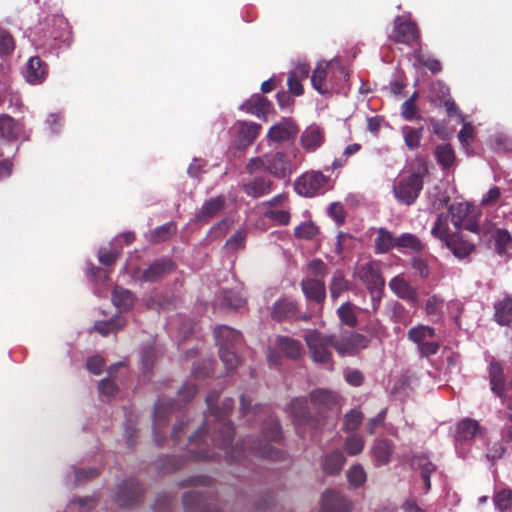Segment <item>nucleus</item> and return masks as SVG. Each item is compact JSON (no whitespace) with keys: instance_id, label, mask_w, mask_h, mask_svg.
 <instances>
[{"instance_id":"35","label":"nucleus","mask_w":512,"mask_h":512,"mask_svg":"<svg viewBox=\"0 0 512 512\" xmlns=\"http://www.w3.org/2000/svg\"><path fill=\"white\" fill-rule=\"evenodd\" d=\"M323 133L316 127L307 128L301 135V145L308 151L313 152L323 143Z\"/></svg>"},{"instance_id":"8","label":"nucleus","mask_w":512,"mask_h":512,"mask_svg":"<svg viewBox=\"0 0 512 512\" xmlns=\"http://www.w3.org/2000/svg\"><path fill=\"white\" fill-rule=\"evenodd\" d=\"M177 404L165 397L159 398L154 406L153 435L158 446L164 444L163 430L166 428L169 416L175 412Z\"/></svg>"},{"instance_id":"51","label":"nucleus","mask_w":512,"mask_h":512,"mask_svg":"<svg viewBox=\"0 0 512 512\" xmlns=\"http://www.w3.org/2000/svg\"><path fill=\"white\" fill-rule=\"evenodd\" d=\"M495 249L499 255H504L512 241L510 233L506 229H497L494 234Z\"/></svg>"},{"instance_id":"16","label":"nucleus","mask_w":512,"mask_h":512,"mask_svg":"<svg viewBox=\"0 0 512 512\" xmlns=\"http://www.w3.org/2000/svg\"><path fill=\"white\" fill-rule=\"evenodd\" d=\"M289 412L297 426L310 425L316 428L319 425V419L311 414L305 397L292 399L289 405Z\"/></svg>"},{"instance_id":"18","label":"nucleus","mask_w":512,"mask_h":512,"mask_svg":"<svg viewBox=\"0 0 512 512\" xmlns=\"http://www.w3.org/2000/svg\"><path fill=\"white\" fill-rule=\"evenodd\" d=\"M352 503L340 492L327 490L322 494L319 512H350Z\"/></svg>"},{"instance_id":"48","label":"nucleus","mask_w":512,"mask_h":512,"mask_svg":"<svg viewBox=\"0 0 512 512\" xmlns=\"http://www.w3.org/2000/svg\"><path fill=\"white\" fill-rule=\"evenodd\" d=\"M235 349L226 346L219 347V357L228 370L235 369L239 364V357Z\"/></svg>"},{"instance_id":"60","label":"nucleus","mask_w":512,"mask_h":512,"mask_svg":"<svg viewBox=\"0 0 512 512\" xmlns=\"http://www.w3.org/2000/svg\"><path fill=\"white\" fill-rule=\"evenodd\" d=\"M15 42L12 35L0 27V54H9L14 50Z\"/></svg>"},{"instance_id":"14","label":"nucleus","mask_w":512,"mask_h":512,"mask_svg":"<svg viewBox=\"0 0 512 512\" xmlns=\"http://www.w3.org/2000/svg\"><path fill=\"white\" fill-rule=\"evenodd\" d=\"M214 495L193 490L186 492L182 497L185 512H220L212 509Z\"/></svg>"},{"instance_id":"1","label":"nucleus","mask_w":512,"mask_h":512,"mask_svg":"<svg viewBox=\"0 0 512 512\" xmlns=\"http://www.w3.org/2000/svg\"><path fill=\"white\" fill-rule=\"evenodd\" d=\"M219 392L211 391L206 396V404L209 415L213 417L212 427L206 429L200 427L189 437L187 451L178 456H162L156 462V469L160 473H171L181 469L188 459L214 460L221 456L223 451L228 463H240L248 467L249 457L255 456L267 460H279L283 458V451L274 447L273 443H279L282 439L281 427L277 419L269 416L262 424L261 439L247 438L231 448L234 436V426L228 416L232 412L234 401L227 398L218 406Z\"/></svg>"},{"instance_id":"32","label":"nucleus","mask_w":512,"mask_h":512,"mask_svg":"<svg viewBox=\"0 0 512 512\" xmlns=\"http://www.w3.org/2000/svg\"><path fill=\"white\" fill-rule=\"evenodd\" d=\"M394 452V445L388 439L377 440L372 447V456L378 465H386Z\"/></svg>"},{"instance_id":"37","label":"nucleus","mask_w":512,"mask_h":512,"mask_svg":"<svg viewBox=\"0 0 512 512\" xmlns=\"http://www.w3.org/2000/svg\"><path fill=\"white\" fill-rule=\"evenodd\" d=\"M436 331L433 327L428 325H417L409 329L407 333L408 339L417 345V348L423 342H427L434 338Z\"/></svg>"},{"instance_id":"53","label":"nucleus","mask_w":512,"mask_h":512,"mask_svg":"<svg viewBox=\"0 0 512 512\" xmlns=\"http://www.w3.org/2000/svg\"><path fill=\"white\" fill-rule=\"evenodd\" d=\"M344 448L348 455H358L364 449V440L360 435L352 434L349 437H347L344 443Z\"/></svg>"},{"instance_id":"58","label":"nucleus","mask_w":512,"mask_h":512,"mask_svg":"<svg viewBox=\"0 0 512 512\" xmlns=\"http://www.w3.org/2000/svg\"><path fill=\"white\" fill-rule=\"evenodd\" d=\"M413 465L420 470L421 476L432 475L436 471V465L425 456H415Z\"/></svg>"},{"instance_id":"50","label":"nucleus","mask_w":512,"mask_h":512,"mask_svg":"<svg viewBox=\"0 0 512 512\" xmlns=\"http://www.w3.org/2000/svg\"><path fill=\"white\" fill-rule=\"evenodd\" d=\"M469 206L467 204L459 203L449 207V215L451 214V221L456 229H460L462 221L469 216Z\"/></svg>"},{"instance_id":"27","label":"nucleus","mask_w":512,"mask_h":512,"mask_svg":"<svg viewBox=\"0 0 512 512\" xmlns=\"http://www.w3.org/2000/svg\"><path fill=\"white\" fill-rule=\"evenodd\" d=\"M273 188V182L265 176L254 177L243 184L242 189L245 194L252 198H260L268 195Z\"/></svg>"},{"instance_id":"2","label":"nucleus","mask_w":512,"mask_h":512,"mask_svg":"<svg viewBox=\"0 0 512 512\" xmlns=\"http://www.w3.org/2000/svg\"><path fill=\"white\" fill-rule=\"evenodd\" d=\"M349 77L345 67L338 59L320 61L312 72V87L321 95L338 93Z\"/></svg>"},{"instance_id":"30","label":"nucleus","mask_w":512,"mask_h":512,"mask_svg":"<svg viewBox=\"0 0 512 512\" xmlns=\"http://www.w3.org/2000/svg\"><path fill=\"white\" fill-rule=\"evenodd\" d=\"M445 245L452 251L453 255L457 258H466L474 251V245L466 240L458 233H453Z\"/></svg>"},{"instance_id":"5","label":"nucleus","mask_w":512,"mask_h":512,"mask_svg":"<svg viewBox=\"0 0 512 512\" xmlns=\"http://www.w3.org/2000/svg\"><path fill=\"white\" fill-rule=\"evenodd\" d=\"M304 340L314 362L327 364L332 362L331 348L334 349V335H326L318 330H310Z\"/></svg>"},{"instance_id":"28","label":"nucleus","mask_w":512,"mask_h":512,"mask_svg":"<svg viewBox=\"0 0 512 512\" xmlns=\"http://www.w3.org/2000/svg\"><path fill=\"white\" fill-rule=\"evenodd\" d=\"M214 337L218 347L226 346L236 348L242 342L241 333L226 325L217 327L214 330Z\"/></svg>"},{"instance_id":"29","label":"nucleus","mask_w":512,"mask_h":512,"mask_svg":"<svg viewBox=\"0 0 512 512\" xmlns=\"http://www.w3.org/2000/svg\"><path fill=\"white\" fill-rule=\"evenodd\" d=\"M274 343L275 349L289 359L296 360L301 356L302 345L296 339L288 336H277Z\"/></svg>"},{"instance_id":"43","label":"nucleus","mask_w":512,"mask_h":512,"mask_svg":"<svg viewBox=\"0 0 512 512\" xmlns=\"http://www.w3.org/2000/svg\"><path fill=\"white\" fill-rule=\"evenodd\" d=\"M437 162L444 168H450L455 161V154L450 144L439 145L435 149Z\"/></svg>"},{"instance_id":"12","label":"nucleus","mask_w":512,"mask_h":512,"mask_svg":"<svg viewBox=\"0 0 512 512\" xmlns=\"http://www.w3.org/2000/svg\"><path fill=\"white\" fill-rule=\"evenodd\" d=\"M359 278L366 284L372 297L381 298L385 286V280L381 274L379 265L376 262L364 264L359 269Z\"/></svg>"},{"instance_id":"33","label":"nucleus","mask_w":512,"mask_h":512,"mask_svg":"<svg viewBox=\"0 0 512 512\" xmlns=\"http://www.w3.org/2000/svg\"><path fill=\"white\" fill-rule=\"evenodd\" d=\"M394 247H397V238L386 228H379L377 237L375 238L376 253L385 254L390 252Z\"/></svg>"},{"instance_id":"61","label":"nucleus","mask_w":512,"mask_h":512,"mask_svg":"<svg viewBox=\"0 0 512 512\" xmlns=\"http://www.w3.org/2000/svg\"><path fill=\"white\" fill-rule=\"evenodd\" d=\"M418 111L419 109L415 103L404 101L401 105V116L407 121L422 120Z\"/></svg>"},{"instance_id":"41","label":"nucleus","mask_w":512,"mask_h":512,"mask_svg":"<svg viewBox=\"0 0 512 512\" xmlns=\"http://www.w3.org/2000/svg\"><path fill=\"white\" fill-rule=\"evenodd\" d=\"M449 219V214H439L431 230L432 235L443 242L452 236V234L449 233Z\"/></svg>"},{"instance_id":"64","label":"nucleus","mask_w":512,"mask_h":512,"mask_svg":"<svg viewBox=\"0 0 512 512\" xmlns=\"http://www.w3.org/2000/svg\"><path fill=\"white\" fill-rule=\"evenodd\" d=\"M273 506L274 496L271 493H268L256 501L254 512H271Z\"/></svg>"},{"instance_id":"55","label":"nucleus","mask_w":512,"mask_h":512,"mask_svg":"<svg viewBox=\"0 0 512 512\" xmlns=\"http://www.w3.org/2000/svg\"><path fill=\"white\" fill-rule=\"evenodd\" d=\"M98 390L101 399L104 400L105 398L107 401H109L118 393L119 389L113 380L109 378H104L99 382Z\"/></svg>"},{"instance_id":"4","label":"nucleus","mask_w":512,"mask_h":512,"mask_svg":"<svg viewBox=\"0 0 512 512\" xmlns=\"http://www.w3.org/2000/svg\"><path fill=\"white\" fill-rule=\"evenodd\" d=\"M304 271L307 276L301 280L300 287L305 299L322 305L326 299V263L319 258L313 259L306 264Z\"/></svg>"},{"instance_id":"36","label":"nucleus","mask_w":512,"mask_h":512,"mask_svg":"<svg viewBox=\"0 0 512 512\" xmlns=\"http://www.w3.org/2000/svg\"><path fill=\"white\" fill-rule=\"evenodd\" d=\"M135 301L134 294L123 287L116 286L112 291V302L119 311L129 310Z\"/></svg>"},{"instance_id":"22","label":"nucleus","mask_w":512,"mask_h":512,"mask_svg":"<svg viewBox=\"0 0 512 512\" xmlns=\"http://www.w3.org/2000/svg\"><path fill=\"white\" fill-rule=\"evenodd\" d=\"M266 172L276 178H285L291 174L290 161L283 152L266 154Z\"/></svg>"},{"instance_id":"24","label":"nucleus","mask_w":512,"mask_h":512,"mask_svg":"<svg viewBox=\"0 0 512 512\" xmlns=\"http://www.w3.org/2000/svg\"><path fill=\"white\" fill-rule=\"evenodd\" d=\"M225 203V198L222 195L206 200L195 215V221L202 224L208 223L224 209Z\"/></svg>"},{"instance_id":"13","label":"nucleus","mask_w":512,"mask_h":512,"mask_svg":"<svg viewBox=\"0 0 512 512\" xmlns=\"http://www.w3.org/2000/svg\"><path fill=\"white\" fill-rule=\"evenodd\" d=\"M369 343V338L360 333H350L341 339L334 336V349L342 357L356 355L360 350L367 348Z\"/></svg>"},{"instance_id":"26","label":"nucleus","mask_w":512,"mask_h":512,"mask_svg":"<svg viewBox=\"0 0 512 512\" xmlns=\"http://www.w3.org/2000/svg\"><path fill=\"white\" fill-rule=\"evenodd\" d=\"M48 74V66L38 56L31 57L26 63L24 77L30 84L42 83Z\"/></svg>"},{"instance_id":"62","label":"nucleus","mask_w":512,"mask_h":512,"mask_svg":"<svg viewBox=\"0 0 512 512\" xmlns=\"http://www.w3.org/2000/svg\"><path fill=\"white\" fill-rule=\"evenodd\" d=\"M75 483L77 485L83 484L84 482L93 479L99 475V471L96 468H79L75 469Z\"/></svg>"},{"instance_id":"3","label":"nucleus","mask_w":512,"mask_h":512,"mask_svg":"<svg viewBox=\"0 0 512 512\" xmlns=\"http://www.w3.org/2000/svg\"><path fill=\"white\" fill-rule=\"evenodd\" d=\"M428 172L426 162L419 160L416 170L396 178L392 189L395 199L407 206L414 204L423 189L424 177Z\"/></svg>"},{"instance_id":"31","label":"nucleus","mask_w":512,"mask_h":512,"mask_svg":"<svg viewBox=\"0 0 512 512\" xmlns=\"http://www.w3.org/2000/svg\"><path fill=\"white\" fill-rule=\"evenodd\" d=\"M345 462L346 458L343 452L340 450H334L323 457L322 468L326 474L336 475L341 471Z\"/></svg>"},{"instance_id":"21","label":"nucleus","mask_w":512,"mask_h":512,"mask_svg":"<svg viewBox=\"0 0 512 512\" xmlns=\"http://www.w3.org/2000/svg\"><path fill=\"white\" fill-rule=\"evenodd\" d=\"M389 288L393 293L416 307L419 303L417 290L410 285V283L401 275L393 277L389 281Z\"/></svg>"},{"instance_id":"44","label":"nucleus","mask_w":512,"mask_h":512,"mask_svg":"<svg viewBox=\"0 0 512 512\" xmlns=\"http://www.w3.org/2000/svg\"><path fill=\"white\" fill-rule=\"evenodd\" d=\"M443 299L437 295L430 296L425 303V313L433 321H439L442 317Z\"/></svg>"},{"instance_id":"10","label":"nucleus","mask_w":512,"mask_h":512,"mask_svg":"<svg viewBox=\"0 0 512 512\" xmlns=\"http://www.w3.org/2000/svg\"><path fill=\"white\" fill-rule=\"evenodd\" d=\"M329 177L320 171H307L299 176L294 183L297 194L304 197L317 195L328 183Z\"/></svg>"},{"instance_id":"6","label":"nucleus","mask_w":512,"mask_h":512,"mask_svg":"<svg viewBox=\"0 0 512 512\" xmlns=\"http://www.w3.org/2000/svg\"><path fill=\"white\" fill-rule=\"evenodd\" d=\"M389 39L398 44L415 47L420 44V31L417 24L411 20V15H398L393 20V30Z\"/></svg>"},{"instance_id":"9","label":"nucleus","mask_w":512,"mask_h":512,"mask_svg":"<svg viewBox=\"0 0 512 512\" xmlns=\"http://www.w3.org/2000/svg\"><path fill=\"white\" fill-rule=\"evenodd\" d=\"M32 131L24 122L16 120L8 114H0V140L5 143L30 140Z\"/></svg>"},{"instance_id":"56","label":"nucleus","mask_w":512,"mask_h":512,"mask_svg":"<svg viewBox=\"0 0 512 512\" xmlns=\"http://www.w3.org/2000/svg\"><path fill=\"white\" fill-rule=\"evenodd\" d=\"M213 479L208 476L196 475L188 477L179 483V487H210Z\"/></svg>"},{"instance_id":"38","label":"nucleus","mask_w":512,"mask_h":512,"mask_svg":"<svg viewBox=\"0 0 512 512\" xmlns=\"http://www.w3.org/2000/svg\"><path fill=\"white\" fill-rule=\"evenodd\" d=\"M478 431V422L476 420L466 418L458 423L455 438L457 441H467L474 438Z\"/></svg>"},{"instance_id":"59","label":"nucleus","mask_w":512,"mask_h":512,"mask_svg":"<svg viewBox=\"0 0 512 512\" xmlns=\"http://www.w3.org/2000/svg\"><path fill=\"white\" fill-rule=\"evenodd\" d=\"M120 255L117 249L100 248L98 251V259L104 266H112Z\"/></svg>"},{"instance_id":"45","label":"nucleus","mask_w":512,"mask_h":512,"mask_svg":"<svg viewBox=\"0 0 512 512\" xmlns=\"http://www.w3.org/2000/svg\"><path fill=\"white\" fill-rule=\"evenodd\" d=\"M397 247L410 249L413 252L420 253L424 250L425 245L417 236L411 233H404L397 238Z\"/></svg>"},{"instance_id":"19","label":"nucleus","mask_w":512,"mask_h":512,"mask_svg":"<svg viewBox=\"0 0 512 512\" xmlns=\"http://www.w3.org/2000/svg\"><path fill=\"white\" fill-rule=\"evenodd\" d=\"M298 303L288 297L278 299L271 307L270 316L275 322L293 320L297 316Z\"/></svg>"},{"instance_id":"52","label":"nucleus","mask_w":512,"mask_h":512,"mask_svg":"<svg viewBox=\"0 0 512 512\" xmlns=\"http://www.w3.org/2000/svg\"><path fill=\"white\" fill-rule=\"evenodd\" d=\"M318 232V227L313 222H303L294 229L295 237L305 240L313 239Z\"/></svg>"},{"instance_id":"15","label":"nucleus","mask_w":512,"mask_h":512,"mask_svg":"<svg viewBox=\"0 0 512 512\" xmlns=\"http://www.w3.org/2000/svg\"><path fill=\"white\" fill-rule=\"evenodd\" d=\"M143 488L139 482L130 478L124 480L117 489L115 501L123 507H130L142 500Z\"/></svg>"},{"instance_id":"54","label":"nucleus","mask_w":512,"mask_h":512,"mask_svg":"<svg viewBox=\"0 0 512 512\" xmlns=\"http://www.w3.org/2000/svg\"><path fill=\"white\" fill-rule=\"evenodd\" d=\"M363 418L361 411L355 409L349 411L344 415V430L347 432L355 431L362 423Z\"/></svg>"},{"instance_id":"34","label":"nucleus","mask_w":512,"mask_h":512,"mask_svg":"<svg viewBox=\"0 0 512 512\" xmlns=\"http://www.w3.org/2000/svg\"><path fill=\"white\" fill-rule=\"evenodd\" d=\"M351 288V282L346 279L344 273L340 270H336L329 283L330 297L335 301L340 295Z\"/></svg>"},{"instance_id":"17","label":"nucleus","mask_w":512,"mask_h":512,"mask_svg":"<svg viewBox=\"0 0 512 512\" xmlns=\"http://www.w3.org/2000/svg\"><path fill=\"white\" fill-rule=\"evenodd\" d=\"M261 125L248 122V121H237L233 127L236 138L235 143L239 149H245L254 143L261 131Z\"/></svg>"},{"instance_id":"63","label":"nucleus","mask_w":512,"mask_h":512,"mask_svg":"<svg viewBox=\"0 0 512 512\" xmlns=\"http://www.w3.org/2000/svg\"><path fill=\"white\" fill-rule=\"evenodd\" d=\"M155 361V351L152 347H145L141 353V363L144 373H150L152 371Z\"/></svg>"},{"instance_id":"39","label":"nucleus","mask_w":512,"mask_h":512,"mask_svg":"<svg viewBox=\"0 0 512 512\" xmlns=\"http://www.w3.org/2000/svg\"><path fill=\"white\" fill-rule=\"evenodd\" d=\"M356 309H357V307L354 304H352L351 302L343 303L337 309V315H338L341 323L350 328L356 327L358 324Z\"/></svg>"},{"instance_id":"49","label":"nucleus","mask_w":512,"mask_h":512,"mask_svg":"<svg viewBox=\"0 0 512 512\" xmlns=\"http://www.w3.org/2000/svg\"><path fill=\"white\" fill-rule=\"evenodd\" d=\"M366 472L361 464L353 465L347 472V479L351 486L358 488L366 482Z\"/></svg>"},{"instance_id":"11","label":"nucleus","mask_w":512,"mask_h":512,"mask_svg":"<svg viewBox=\"0 0 512 512\" xmlns=\"http://www.w3.org/2000/svg\"><path fill=\"white\" fill-rule=\"evenodd\" d=\"M176 269L175 263L168 257H162L153 261L139 276L135 277L140 282L153 283L160 281L166 275Z\"/></svg>"},{"instance_id":"57","label":"nucleus","mask_w":512,"mask_h":512,"mask_svg":"<svg viewBox=\"0 0 512 512\" xmlns=\"http://www.w3.org/2000/svg\"><path fill=\"white\" fill-rule=\"evenodd\" d=\"M494 503L500 511L512 510V490H502L494 497Z\"/></svg>"},{"instance_id":"20","label":"nucleus","mask_w":512,"mask_h":512,"mask_svg":"<svg viewBox=\"0 0 512 512\" xmlns=\"http://www.w3.org/2000/svg\"><path fill=\"white\" fill-rule=\"evenodd\" d=\"M240 109L249 113L251 115H255L258 118L266 121L267 115L272 111L273 105L271 101H269L262 94H253L248 100H246L241 106Z\"/></svg>"},{"instance_id":"42","label":"nucleus","mask_w":512,"mask_h":512,"mask_svg":"<svg viewBox=\"0 0 512 512\" xmlns=\"http://www.w3.org/2000/svg\"><path fill=\"white\" fill-rule=\"evenodd\" d=\"M413 56L419 65L427 68L433 74H437L442 70L441 62L438 59L424 53L421 49H415Z\"/></svg>"},{"instance_id":"23","label":"nucleus","mask_w":512,"mask_h":512,"mask_svg":"<svg viewBox=\"0 0 512 512\" xmlns=\"http://www.w3.org/2000/svg\"><path fill=\"white\" fill-rule=\"evenodd\" d=\"M298 133L297 125L289 118H284L279 123L273 125L267 134V137L273 142L289 141L296 137Z\"/></svg>"},{"instance_id":"47","label":"nucleus","mask_w":512,"mask_h":512,"mask_svg":"<svg viewBox=\"0 0 512 512\" xmlns=\"http://www.w3.org/2000/svg\"><path fill=\"white\" fill-rule=\"evenodd\" d=\"M177 231V226L174 222H167L157 227L151 234V239L155 243L163 242L169 239Z\"/></svg>"},{"instance_id":"40","label":"nucleus","mask_w":512,"mask_h":512,"mask_svg":"<svg viewBox=\"0 0 512 512\" xmlns=\"http://www.w3.org/2000/svg\"><path fill=\"white\" fill-rule=\"evenodd\" d=\"M423 131H424V129L422 127H420V128H414V127H410V126L402 127L404 143H405V146L409 150H416L420 147L421 140L423 137Z\"/></svg>"},{"instance_id":"25","label":"nucleus","mask_w":512,"mask_h":512,"mask_svg":"<svg viewBox=\"0 0 512 512\" xmlns=\"http://www.w3.org/2000/svg\"><path fill=\"white\" fill-rule=\"evenodd\" d=\"M314 409L323 417V413L332 410L337 405V395L326 389H316L310 393Z\"/></svg>"},{"instance_id":"46","label":"nucleus","mask_w":512,"mask_h":512,"mask_svg":"<svg viewBox=\"0 0 512 512\" xmlns=\"http://www.w3.org/2000/svg\"><path fill=\"white\" fill-rule=\"evenodd\" d=\"M221 304L229 309L237 310L244 306L245 299L238 292L224 290L221 293Z\"/></svg>"},{"instance_id":"7","label":"nucleus","mask_w":512,"mask_h":512,"mask_svg":"<svg viewBox=\"0 0 512 512\" xmlns=\"http://www.w3.org/2000/svg\"><path fill=\"white\" fill-rule=\"evenodd\" d=\"M488 379L492 393L500 399L506 409H512V394L508 393L504 368L499 361H490Z\"/></svg>"}]
</instances>
